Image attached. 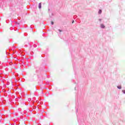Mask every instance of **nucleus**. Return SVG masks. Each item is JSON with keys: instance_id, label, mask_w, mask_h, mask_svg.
I'll return each instance as SVG.
<instances>
[{"instance_id": "nucleus-1", "label": "nucleus", "mask_w": 125, "mask_h": 125, "mask_svg": "<svg viewBox=\"0 0 125 125\" xmlns=\"http://www.w3.org/2000/svg\"><path fill=\"white\" fill-rule=\"evenodd\" d=\"M101 27L102 28V29H104L105 28V25H104L103 24H101Z\"/></svg>"}, {"instance_id": "nucleus-2", "label": "nucleus", "mask_w": 125, "mask_h": 125, "mask_svg": "<svg viewBox=\"0 0 125 125\" xmlns=\"http://www.w3.org/2000/svg\"><path fill=\"white\" fill-rule=\"evenodd\" d=\"M39 8L40 9L42 8V3H40L39 4Z\"/></svg>"}, {"instance_id": "nucleus-3", "label": "nucleus", "mask_w": 125, "mask_h": 125, "mask_svg": "<svg viewBox=\"0 0 125 125\" xmlns=\"http://www.w3.org/2000/svg\"><path fill=\"white\" fill-rule=\"evenodd\" d=\"M117 87H118V88H119V89H122V86H118Z\"/></svg>"}, {"instance_id": "nucleus-4", "label": "nucleus", "mask_w": 125, "mask_h": 125, "mask_svg": "<svg viewBox=\"0 0 125 125\" xmlns=\"http://www.w3.org/2000/svg\"><path fill=\"white\" fill-rule=\"evenodd\" d=\"M102 12V10H100L99 11V14H101Z\"/></svg>"}, {"instance_id": "nucleus-5", "label": "nucleus", "mask_w": 125, "mask_h": 125, "mask_svg": "<svg viewBox=\"0 0 125 125\" xmlns=\"http://www.w3.org/2000/svg\"><path fill=\"white\" fill-rule=\"evenodd\" d=\"M122 92H123V93H125V90H122Z\"/></svg>"}, {"instance_id": "nucleus-6", "label": "nucleus", "mask_w": 125, "mask_h": 125, "mask_svg": "<svg viewBox=\"0 0 125 125\" xmlns=\"http://www.w3.org/2000/svg\"><path fill=\"white\" fill-rule=\"evenodd\" d=\"M51 23L52 25H53V24H54V22H53V21H51Z\"/></svg>"}, {"instance_id": "nucleus-7", "label": "nucleus", "mask_w": 125, "mask_h": 125, "mask_svg": "<svg viewBox=\"0 0 125 125\" xmlns=\"http://www.w3.org/2000/svg\"><path fill=\"white\" fill-rule=\"evenodd\" d=\"M58 31H59L60 32H62V30H61L60 29H58Z\"/></svg>"}, {"instance_id": "nucleus-8", "label": "nucleus", "mask_w": 125, "mask_h": 125, "mask_svg": "<svg viewBox=\"0 0 125 125\" xmlns=\"http://www.w3.org/2000/svg\"><path fill=\"white\" fill-rule=\"evenodd\" d=\"M73 23H74V21H72V24H73Z\"/></svg>"}, {"instance_id": "nucleus-9", "label": "nucleus", "mask_w": 125, "mask_h": 125, "mask_svg": "<svg viewBox=\"0 0 125 125\" xmlns=\"http://www.w3.org/2000/svg\"><path fill=\"white\" fill-rule=\"evenodd\" d=\"M100 21H101V20H100Z\"/></svg>"}]
</instances>
